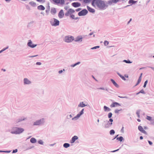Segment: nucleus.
<instances>
[{
	"mask_svg": "<svg viewBox=\"0 0 154 154\" xmlns=\"http://www.w3.org/2000/svg\"><path fill=\"white\" fill-rule=\"evenodd\" d=\"M147 82H148V81L147 80L145 81V82H144V85L143 86V87L144 88L146 87Z\"/></svg>",
	"mask_w": 154,
	"mask_h": 154,
	"instance_id": "nucleus-48",
	"label": "nucleus"
},
{
	"mask_svg": "<svg viewBox=\"0 0 154 154\" xmlns=\"http://www.w3.org/2000/svg\"><path fill=\"white\" fill-rule=\"evenodd\" d=\"M72 6L75 8H77L80 6L81 4L80 3L78 2H74L72 4Z\"/></svg>",
	"mask_w": 154,
	"mask_h": 154,
	"instance_id": "nucleus-12",
	"label": "nucleus"
},
{
	"mask_svg": "<svg viewBox=\"0 0 154 154\" xmlns=\"http://www.w3.org/2000/svg\"><path fill=\"white\" fill-rule=\"evenodd\" d=\"M82 37L81 35H79L75 38L74 41L75 42H82Z\"/></svg>",
	"mask_w": 154,
	"mask_h": 154,
	"instance_id": "nucleus-9",
	"label": "nucleus"
},
{
	"mask_svg": "<svg viewBox=\"0 0 154 154\" xmlns=\"http://www.w3.org/2000/svg\"><path fill=\"white\" fill-rule=\"evenodd\" d=\"M118 97L121 98H127V99H129V97L127 96L122 97V96H118Z\"/></svg>",
	"mask_w": 154,
	"mask_h": 154,
	"instance_id": "nucleus-51",
	"label": "nucleus"
},
{
	"mask_svg": "<svg viewBox=\"0 0 154 154\" xmlns=\"http://www.w3.org/2000/svg\"><path fill=\"white\" fill-rule=\"evenodd\" d=\"M115 133V131L114 130L112 129L110 131L109 133L111 135H113Z\"/></svg>",
	"mask_w": 154,
	"mask_h": 154,
	"instance_id": "nucleus-35",
	"label": "nucleus"
},
{
	"mask_svg": "<svg viewBox=\"0 0 154 154\" xmlns=\"http://www.w3.org/2000/svg\"><path fill=\"white\" fill-rule=\"evenodd\" d=\"M55 3L59 4L60 3V0H52Z\"/></svg>",
	"mask_w": 154,
	"mask_h": 154,
	"instance_id": "nucleus-39",
	"label": "nucleus"
},
{
	"mask_svg": "<svg viewBox=\"0 0 154 154\" xmlns=\"http://www.w3.org/2000/svg\"><path fill=\"white\" fill-rule=\"evenodd\" d=\"M64 15V13L63 10H61L58 14V17L60 18H62Z\"/></svg>",
	"mask_w": 154,
	"mask_h": 154,
	"instance_id": "nucleus-13",
	"label": "nucleus"
},
{
	"mask_svg": "<svg viewBox=\"0 0 154 154\" xmlns=\"http://www.w3.org/2000/svg\"><path fill=\"white\" fill-rule=\"evenodd\" d=\"M63 147L65 148H67L70 146V144L67 143H65L63 145Z\"/></svg>",
	"mask_w": 154,
	"mask_h": 154,
	"instance_id": "nucleus-31",
	"label": "nucleus"
},
{
	"mask_svg": "<svg viewBox=\"0 0 154 154\" xmlns=\"http://www.w3.org/2000/svg\"><path fill=\"white\" fill-rule=\"evenodd\" d=\"M29 4L33 7H35L36 6V4L35 2H29Z\"/></svg>",
	"mask_w": 154,
	"mask_h": 154,
	"instance_id": "nucleus-32",
	"label": "nucleus"
},
{
	"mask_svg": "<svg viewBox=\"0 0 154 154\" xmlns=\"http://www.w3.org/2000/svg\"><path fill=\"white\" fill-rule=\"evenodd\" d=\"M100 48L99 46H97L94 47H93L92 48H91V50H94L95 49L97 48Z\"/></svg>",
	"mask_w": 154,
	"mask_h": 154,
	"instance_id": "nucleus-40",
	"label": "nucleus"
},
{
	"mask_svg": "<svg viewBox=\"0 0 154 154\" xmlns=\"http://www.w3.org/2000/svg\"><path fill=\"white\" fill-rule=\"evenodd\" d=\"M116 140L122 142L123 140H124V139L123 137L122 136H120L119 137H118L116 138Z\"/></svg>",
	"mask_w": 154,
	"mask_h": 154,
	"instance_id": "nucleus-27",
	"label": "nucleus"
},
{
	"mask_svg": "<svg viewBox=\"0 0 154 154\" xmlns=\"http://www.w3.org/2000/svg\"><path fill=\"white\" fill-rule=\"evenodd\" d=\"M56 10L55 8H52L51 10V13L52 14H55L56 13Z\"/></svg>",
	"mask_w": 154,
	"mask_h": 154,
	"instance_id": "nucleus-24",
	"label": "nucleus"
},
{
	"mask_svg": "<svg viewBox=\"0 0 154 154\" xmlns=\"http://www.w3.org/2000/svg\"><path fill=\"white\" fill-rule=\"evenodd\" d=\"M103 109L105 112H109L111 111L110 108L105 106H104Z\"/></svg>",
	"mask_w": 154,
	"mask_h": 154,
	"instance_id": "nucleus-20",
	"label": "nucleus"
},
{
	"mask_svg": "<svg viewBox=\"0 0 154 154\" xmlns=\"http://www.w3.org/2000/svg\"><path fill=\"white\" fill-rule=\"evenodd\" d=\"M37 9L39 10H44L45 8L42 5H40L37 7Z\"/></svg>",
	"mask_w": 154,
	"mask_h": 154,
	"instance_id": "nucleus-21",
	"label": "nucleus"
},
{
	"mask_svg": "<svg viewBox=\"0 0 154 154\" xmlns=\"http://www.w3.org/2000/svg\"><path fill=\"white\" fill-rule=\"evenodd\" d=\"M112 114L111 112H109L108 113V117L109 118L111 119V118L112 117Z\"/></svg>",
	"mask_w": 154,
	"mask_h": 154,
	"instance_id": "nucleus-37",
	"label": "nucleus"
},
{
	"mask_svg": "<svg viewBox=\"0 0 154 154\" xmlns=\"http://www.w3.org/2000/svg\"><path fill=\"white\" fill-rule=\"evenodd\" d=\"M36 44H33L31 40H29V47L31 48H34L37 46Z\"/></svg>",
	"mask_w": 154,
	"mask_h": 154,
	"instance_id": "nucleus-16",
	"label": "nucleus"
},
{
	"mask_svg": "<svg viewBox=\"0 0 154 154\" xmlns=\"http://www.w3.org/2000/svg\"><path fill=\"white\" fill-rule=\"evenodd\" d=\"M88 11L86 9H84L79 11L78 15L79 16H84L86 15L88 13Z\"/></svg>",
	"mask_w": 154,
	"mask_h": 154,
	"instance_id": "nucleus-7",
	"label": "nucleus"
},
{
	"mask_svg": "<svg viewBox=\"0 0 154 154\" xmlns=\"http://www.w3.org/2000/svg\"><path fill=\"white\" fill-rule=\"evenodd\" d=\"M88 105L86 104L85 105L84 104L83 102H81L78 105V107H84L85 106H87Z\"/></svg>",
	"mask_w": 154,
	"mask_h": 154,
	"instance_id": "nucleus-15",
	"label": "nucleus"
},
{
	"mask_svg": "<svg viewBox=\"0 0 154 154\" xmlns=\"http://www.w3.org/2000/svg\"><path fill=\"white\" fill-rule=\"evenodd\" d=\"M146 119L150 121H151L152 120V117L149 116H147Z\"/></svg>",
	"mask_w": 154,
	"mask_h": 154,
	"instance_id": "nucleus-42",
	"label": "nucleus"
},
{
	"mask_svg": "<svg viewBox=\"0 0 154 154\" xmlns=\"http://www.w3.org/2000/svg\"><path fill=\"white\" fill-rule=\"evenodd\" d=\"M110 81H111L112 83H113V85L116 88H119V85L115 82V81L113 79H111Z\"/></svg>",
	"mask_w": 154,
	"mask_h": 154,
	"instance_id": "nucleus-18",
	"label": "nucleus"
},
{
	"mask_svg": "<svg viewBox=\"0 0 154 154\" xmlns=\"http://www.w3.org/2000/svg\"><path fill=\"white\" fill-rule=\"evenodd\" d=\"M139 93H142V94H145V92L143 90V89H142L140 91H139Z\"/></svg>",
	"mask_w": 154,
	"mask_h": 154,
	"instance_id": "nucleus-50",
	"label": "nucleus"
},
{
	"mask_svg": "<svg viewBox=\"0 0 154 154\" xmlns=\"http://www.w3.org/2000/svg\"><path fill=\"white\" fill-rule=\"evenodd\" d=\"M123 62H125L127 63H132V62H131L130 60H124L123 61Z\"/></svg>",
	"mask_w": 154,
	"mask_h": 154,
	"instance_id": "nucleus-33",
	"label": "nucleus"
},
{
	"mask_svg": "<svg viewBox=\"0 0 154 154\" xmlns=\"http://www.w3.org/2000/svg\"><path fill=\"white\" fill-rule=\"evenodd\" d=\"M141 132L143 133L146 135L147 134V133L143 129L141 131Z\"/></svg>",
	"mask_w": 154,
	"mask_h": 154,
	"instance_id": "nucleus-52",
	"label": "nucleus"
},
{
	"mask_svg": "<svg viewBox=\"0 0 154 154\" xmlns=\"http://www.w3.org/2000/svg\"><path fill=\"white\" fill-rule=\"evenodd\" d=\"M84 109H83L81 111L79 112L77 114L78 115V116L80 117L81 115H83L84 113Z\"/></svg>",
	"mask_w": 154,
	"mask_h": 154,
	"instance_id": "nucleus-28",
	"label": "nucleus"
},
{
	"mask_svg": "<svg viewBox=\"0 0 154 154\" xmlns=\"http://www.w3.org/2000/svg\"><path fill=\"white\" fill-rule=\"evenodd\" d=\"M49 11H50V7L49 6V8L48 9V10H46V11H45V12L47 13H49Z\"/></svg>",
	"mask_w": 154,
	"mask_h": 154,
	"instance_id": "nucleus-58",
	"label": "nucleus"
},
{
	"mask_svg": "<svg viewBox=\"0 0 154 154\" xmlns=\"http://www.w3.org/2000/svg\"><path fill=\"white\" fill-rule=\"evenodd\" d=\"M63 72V70H60L59 71L58 73L59 74H61V73H62Z\"/></svg>",
	"mask_w": 154,
	"mask_h": 154,
	"instance_id": "nucleus-64",
	"label": "nucleus"
},
{
	"mask_svg": "<svg viewBox=\"0 0 154 154\" xmlns=\"http://www.w3.org/2000/svg\"><path fill=\"white\" fill-rule=\"evenodd\" d=\"M45 122V119L42 118L40 119L36 120L33 123L34 126H40L44 124Z\"/></svg>",
	"mask_w": 154,
	"mask_h": 154,
	"instance_id": "nucleus-3",
	"label": "nucleus"
},
{
	"mask_svg": "<svg viewBox=\"0 0 154 154\" xmlns=\"http://www.w3.org/2000/svg\"><path fill=\"white\" fill-rule=\"evenodd\" d=\"M141 80V79H140L139 78L136 84L135 85V86H137V85H138L140 83Z\"/></svg>",
	"mask_w": 154,
	"mask_h": 154,
	"instance_id": "nucleus-38",
	"label": "nucleus"
},
{
	"mask_svg": "<svg viewBox=\"0 0 154 154\" xmlns=\"http://www.w3.org/2000/svg\"><path fill=\"white\" fill-rule=\"evenodd\" d=\"M74 38L72 36H65L64 41L67 43H70L74 40Z\"/></svg>",
	"mask_w": 154,
	"mask_h": 154,
	"instance_id": "nucleus-6",
	"label": "nucleus"
},
{
	"mask_svg": "<svg viewBox=\"0 0 154 154\" xmlns=\"http://www.w3.org/2000/svg\"><path fill=\"white\" fill-rule=\"evenodd\" d=\"M24 131V129L23 128L15 127L14 128L13 130L11 131V133L15 134H19L22 133Z\"/></svg>",
	"mask_w": 154,
	"mask_h": 154,
	"instance_id": "nucleus-2",
	"label": "nucleus"
},
{
	"mask_svg": "<svg viewBox=\"0 0 154 154\" xmlns=\"http://www.w3.org/2000/svg\"><path fill=\"white\" fill-rule=\"evenodd\" d=\"M105 90L106 91H107L109 93H111V92L109 91H111V89H109L108 88H105Z\"/></svg>",
	"mask_w": 154,
	"mask_h": 154,
	"instance_id": "nucleus-56",
	"label": "nucleus"
},
{
	"mask_svg": "<svg viewBox=\"0 0 154 154\" xmlns=\"http://www.w3.org/2000/svg\"><path fill=\"white\" fill-rule=\"evenodd\" d=\"M150 121L151 122V124L152 125H154V120L152 119V120H151Z\"/></svg>",
	"mask_w": 154,
	"mask_h": 154,
	"instance_id": "nucleus-60",
	"label": "nucleus"
},
{
	"mask_svg": "<svg viewBox=\"0 0 154 154\" xmlns=\"http://www.w3.org/2000/svg\"><path fill=\"white\" fill-rule=\"evenodd\" d=\"M138 129L140 132L143 129V127L141 126H138Z\"/></svg>",
	"mask_w": 154,
	"mask_h": 154,
	"instance_id": "nucleus-36",
	"label": "nucleus"
},
{
	"mask_svg": "<svg viewBox=\"0 0 154 154\" xmlns=\"http://www.w3.org/2000/svg\"><path fill=\"white\" fill-rule=\"evenodd\" d=\"M87 8L88 10L90 12L94 13L95 12V10L94 9H93L91 7H89V6H87Z\"/></svg>",
	"mask_w": 154,
	"mask_h": 154,
	"instance_id": "nucleus-17",
	"label": "nucleus"
},
{
	"mask_svg": "<svg viewBox=\"0 0 154 154\" xmlns=\"http://www.w3.org/2000/svg\"><path fill=\"white\" fill-rule=\"evenodd\" d=\"M38 143L40 144L43 145V141L41 140H38Z\"/></svg>",
	"mask_w": 154,
	"mask_h": 154,
	"instance_id": "nucleus-41",
	"label": "nucleus"
},
{
	"mask_svg": "<svg viewBox=\"0 0 154 154\" xmlns=\"http://www.w3.org/2000/svg\"><path fill=\"white\" fill-rule=\"evenodd\" d=\"M140 111L139 110H137L136 112V114L138 118H139L140 117Z\"/></svg>",
	"mask_w": 154,
	"mask_h": 154,
	"instance_id": "nucleus-44",
	"label": "nucleus"
},
{
	"mask_svg": "<svg viewBox=\"0 0 154 154\" xmlns=\"http://www.w3.org/2000/svg\"><path fill=\"white\" fill-rule=\"evenodd\" d=\"M70 17V18L72 19H74L75 18V15L73 14H69Z\"/></svg>",
	"mask_w": 154,
	"mask_h": 154,
	"instance_id": "nucleus-43",
	"label": "nucleus"
},
{
	"mask_svg": "<svg viewBox=\"0 0 154 154\" xmlns=\"http://www.w3.org/2000/svg\"><path fill=\"white\" fill-rule=\"evenodd\" d=\"M122 109H120V110H119V109H116L115 110V112L116 113H118L119 112L121 111V110H122Z\"/></svg>",
	"mask_w": 154,
	"mask_h": 154,
	"instance_id": "nucleus-47",
	"label": "nucleus"
},
{
	"mask_svg": "<svg viewBox=\"0 0 154 154\" xmlns=\"http://www.w3.org/2000/svg\"><path fill=\"white\" fill-rule=\"evenodd\" d=\"M75 11L72 9L69 8L68 9V10L65 13V15L66 16H68L70 14H72V13L75 12Z\"/></svg>",
	"mask_w": 154,
	"mask_h": 154,
	"instance_id": "nucleus-8",
	"label": "nucleus"
},
{
	"mask_svg": "<svg viewBox=\"0 0 154 154\" xmlns=\"http://www.w3.org/2000/svg\"><path fill=\"white\" fill-rule=\"evenodd\" d=\"M73 116V114H71L70 115L68 114L67 115L66 117L67 119H70Z\"/></svg>",
	"mask_w": 154,
	"mask_h": 154,
	"instance_id": "nucleus-30",
	"label": "nucleus"
},
{
	"mask_svg": "<svg viewBox=\"0 0 154 154\" xmlns=\"http://www.w3.org/2000/svg\"><path fill=\"white\" fill-rule=\"evenodd\" d=\"M82 8H78L75 10V11L77 12H78L81 10Z\"/></svg>",
	"mask_w": 154,
	"mask_h": 154,
	"instance_id": "nucleus-57",
	"label": "nucleus"
},
{
	"mask_svg": "<svg viewBox=\"0 0 154 154\" xmlns=\"http://www.w3.org/2000/svg\"><path fill=\"white\" fill-rule=\"evenodd\" d=\"M120 106H121V105L117 102H113L110 105V107L111 108H112Z\"/></svg>",
	"mask_w": 154,
	"mask_h": 154,
	"instance_id": "nucleus-10",
	"label": "nucleus"
},
{
	"mask_svg": "<svg viewBox=\"0 0 154 154\" xmlns=\"http://www.w3.org/2000/svg\"><path fill=\"white\" fill-rule=\"evenodd\" d=\"M80 63L81 62H78L74 64L71 65H70V66L72 67H74L76 66L79 64H80Z\"/></svg>",
	"mask_w": 154,
	"mask_h": 154,
	"instance_id": "nucleus-26",
	"label": "nucleus"
},
{
	"mask_svg": "<svg viewBox=\"0 0 154 154\" xmlns=\"http://www.w3.org/2000/svg\"><path fill=\"white\" fill-rule=\"evenodd\" d=\"M78 138V137L77 136H74L72 137V139L70 140V143H74L76 140H77Z\"/></svg>",
	"mask_w": 154,
	"mask_h": 154,
	"instance_id": "nucleus-14",
	"label": "nucleus"
},
{
	"mask_svg": "<svg viewBox=\"0 0 154 154\" xmlns=\"http://www.w3.org/2000/svg\"><path fill=\"white\" fill-rule=\"evenodd\" d=\"M36 139L34 137H32L31 138L30 140V142L31 143H35L36 142Z\"/></svg>",
	"mask_w": 154,
	"mask_h": 154,
	"instance_id": "nucleus-25",
	"label": "nucleus"
},
{
	"mask_svg": "<svg viewBox=\"0 0 154 154\" xmlns=\"http://www.w3.org/2000/svg\"><path fill=\"white\" fill-rule=\"evenodd\" d=\"M109 42L107 41H105L104 42V44L106 46L108 45Z\"/></svg>",
	"mask_w": 154,
	"mask_h": 154,
	"instance_id": "nucleus-45",
	"label": "nucleus"
},
{
	"mask_svg": "<svg viewBox=\"0 0 154 154\" xmlns=\"http://www.w3.org/2000/svg\"><path fill=\"white\" fill-rule=\"evenodd\" d=\"M92 0H83L84 3H87L90 2Z\"/></svg>",
	"mask_w": 154,
	"mask_h": 154,
	"instance_id": "nucleus-46",
	"label": "nucleus"
},
{
	"mask_svg": "<svg viewBox=\"0 0 154 154\" xmlns=\"http://www.w3.org/2000/svg\"><path fill=\"white\" fill-rule=\"evenodd\" d=\"M92 5L95 6V4L99 8L104 9L107 7L105 2L101 0H93L91 3Z\"/></svg>",
	"mask_w": 154,
	"mask_h": 154,
	"instance_id": "nucleus-1",
	"label": "nucleus"
},
{
	"mask_svg": "<svg viewBox=\"0 0 154 154\" xmlns=\"http://www.w3.org/2000/svg\"><path fill=\"white\" fill-rule=\"evenodd\" d=\"M97 89H101V90H105V88H104L103 87H100V88H98Z\"/></svg>",
	"mask_w": 154,
	"mask_h": 154,
	"instance_id": "nucleus-62",
	"label": "nucleus"
},
{
	"mask_svg": "<svg viewBox=\"0 0 154 154\" xmlns=\"http://www.w3.org/2000/svg\"><path fill=\"white\" fill-rule=\"evenodd\" d=\"M148 141L149 143V144L150 145H152V143L150 141L148 140Z\"/></svg>",
	"mask_w": 154,
	"mask_h": 154,
	"instance_id": "nucleus-59",
	"label": "nucleus"
},
{
	"mask_svg": "<svg viewBox=\"0 0 154 154\" xmlns=\"http://www.w3.org/2000/svg\"><path fill=\"white\" fill-rule=\"evenodd\" d=\"M60 3L61 4H63L64 3V0H60Z\"/></svg>",
	"mask_w": 154,
	"mask_h": 154,
	"instance_id": "nucleus-55",
	"label": "nucleus"
},
{
	"mask_svg": "<svg viewBox=\"0 0 154 154\" xmlns=\"http://www.w3.org/2000/svg\"><path fill=\"white\" fill-rule=\"evenodd\" d=\"M79 117H80L78 116V114H77L75 116V117L73 118L72 119V120H77Z\"/></svg>",
	"mask_w": 154,
	"mask_h": 154,
	"instance_id": "nucleus-34",
	"label": "nucleus"
},
{
	"mask_svg": "<svg viewBox=\"0 0 154 154\" xmlns=\"http://www.w3.org/2000/svg\"><path fill=\"white\" fill-rule=\"evenodd\" d=\"M36 64V65H40L42 64V63L40 62H37Z\"/></svg>",
	"mask_w": 154,
	"mask_h": 154,
	"instance_id": "nucleus-61",
	"label": "nucleus"
},
{
	"mask_svg": "<svg viewBox=\"0 0 154 154\" xmlns=\"http://www.w3.org/2000/svg\"><path fill=\"white\" fill-rule=\"evenodd\" d=\"M119 149H116V150H114L109 151V152H116V151H118L119 150Z\"/></svg>",
	"mask_w": 154,
	"mask_h": 154,
	"instance_id": "nucleus-54",
	"label": "nucleus"
},
{
	"mask_svg": "<svg viewBox=\"0 0 154 154\" xmlns=\"http://www.w3.org/2000/svg\"><path fill=\"white\" fill-rule=\"evenodd\" d=\"M18 151V150L17 149H15L14 150H13L12 151V153H16Z\"/></svg>",
	"mask_w": 154,
	"mask_h": 154,
	"instance_id": "nucleus-49",
	"label": "nucleus"
},
{
	"mask_svg": "<svg viewBox=\"0 0 154 154\" xmlns=\"http://www.w3.org/2000/svg\"><path fill=\"white\" fill-rule=\"evenodd\" d=\"M122 1H124V0H122ZM120 0H110L108 1L107 3L109 5H112V3L116 4L119 2Z\"/></svg>",
	"mask_w": 154,
	"mask_h": 154,
	"instance_id": "nucleus-11",
	"label": "nucleus"
},
{
	"mask_svg": "<svg viewBox=\"0 0 154 154\" xmlns=\"http://www.w3.org/2000/svg\"><path fill=\"white\" fill-rule=\"evenodd\" d=\"M50 22L51 25L52 26H56L59 25V21L55 18L51 19Z\"/></svg>",
	"mask_w": 154,
	"mask_h": 154,
	"instance_id": "nucleus-4",
	"label": "nucleus"
},
{
	"mask_svg": "<svg viewBox=\"0 0 154 154\" xmlns=\"http://www.w3.org/2000/svg\"><path fill=\"white\" fill-rule=\"evenodd\" d=\"M117 73L118 75L123 80L125 81L126 79L125 77L123 76L119 72H117Z\"/></svg>",
	"mask_w": 154,
	"mask_h": 154,
	"instance_id": "nucleus-23",
	"label": "nucleus"
},
{
	"mask_svg": "<svg viewBox=\"0 0 154 154\" xmlns=\"http://www.w3.org/2000/svg\"><path fill=\"white\" fill-rule=\"evenodd\" d=\"M137 2V1H135L134 0H129L128 3L129 4H135Z\"/></svg>",
	"mask_w": 154,
	"mask_h": 154,
	"instance_id": "nucleus-29",
	"label": "nucleus"
},
{
	"mask_svg": "<svg viewBox=\"0 0 154 154\" xmlns=\"http://www.w3.org/2000/svg\"><path fill=\"white\" fill-rule=\"evenodd\" d=\"M5 51V49L4 48H3L2 50L0 51V54L2 53L3 51Z\"/></svg>",
	"mask_w": 154,
	"mask_h": 154,
	"instance_id": "nucleus-63",
	"label": "nucleus"
},
{
	"mask_svg": "<svg viewBox=\"0 0 154 154\" xmlns=\"http://www.w3.org/2000/svg\"><path fill=\"white\" fill-rule=\"evenodd\" d=\"M24 85L29 84V80L27 78H24L23 79Z\"/></svg>",
	"mask_w": 154,
	"mask_h": 154,
	"instance_id": "nucleus-22",
	"label": "nucleus"
},
{
	"mask_svg": "<svg viewBox=\"0 0 154 154\" xmlns=\"http://www.w3.org/2000/svg\"><path fill=\"white\" fill-rule=\"evenodd\" d=\"M25 119H26V118L23 117H22L17 119L16 122V123H18L23 121V120H24Z\"/></svg>",
	"mask_w": 154,
	"mask_h": 154,
	"instance_id": "nucleus-19",
	"label": "nucleus"
},
{
	"mask_svg": "<svg viewBox=\"0 0 154 154\" xmlns=\"http://www.w3.org/2000/svg\"><path fill=\"white\" fill-rule=\"evenodd\" d=\"M113 122V120L112 119H110L109 120H106L104 121V122H106V123L104 125V127L105 128H110L112 124V122Z\"/></svg>",
	"mask_w": 154,
	"mask_h": 154,
	"instance_id": "nucleus-5",
	"label": "nucleus"
},
{
	"mask_svg": "<svg viewBox=\"0 0 154 154\" xmlns=\"http://www.w3.org/2000/svg\"><path fill=\"white\" fill-rule=\"evenodd\" d=\"M11 150H4V152L9 153L11 152Z\"/></svg>",
	"mask_w": 154,
	"mask_h": 154,
	"instance_id": "nucleus-53",
	"label": "nucleus"
}]
</instances>
